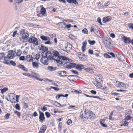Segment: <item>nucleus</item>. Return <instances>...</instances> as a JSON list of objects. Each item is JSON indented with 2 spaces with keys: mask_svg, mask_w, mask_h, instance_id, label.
<instances>
[{
  "mask_svg": "<svg viewBox=\"0 0 133 133\" xmlns=\"http://www.w3.org/2000/svg\"><path fill=\"white\" fill-rule=\"evenodd\" d=\"M76 65V63L69 62V63L67 64L65 67L67 68L71 69L75 67Z\"/></svg>",
  "mask_w": 133,
  "mask_h": 133,
  "instance_id": "10",
  "label": "nucleus"
},
{
  "mask_svg": "<svg viewBox=\"0 0 133 133\" xmlns=\"http://www.w3.org/2000/svg\"><path fill=\"white\" fill-rule=\"evenodd\" d=\"M88 52L90 54H93V51L92 50L89 49V50Z\"/></svg>",
  "mask_w": 133,
  "mask_h": 133,
  "instance_id": "63",
  "label": "nucleus"
},
{
  "mask_svg": "<svg viewBox=\"0 0 133 133\" xmlns=\"http://www.w3.org/2000/svg\"><path fill=\"white\" fill-rule=\"evenodd\" d=\"M89 111L88 110H85L84 113L81 114V117L83 121L86 120L89 117Z\"/></svg>",
  "mask_w": 133,
  "mask_h": 133,
  "instance_id": "5",
  "label": "nucleus"
},
{
  "mask_svg": "<svg viewBox=\"0 0 133 133\" xmlns=\"http://www.w3.org/2000/svg\"><path fill=\"white\" fill-rule=\"evenodd\" d=\"M26 61L28 62H32L33 58L32 56L30 55H29L26 56Z\"/></svg>",
  "mask_w": 133,
  "mask_h": 133,
  "instance_id": "19",
  "label": "nucleus"
},
{
  "mask_svg": "<svg viewBox=\"0 0 133 133\" xmlns=\"http://www.w3.org/2000/svg\"><path fill=\"white\" fill-rule=\"evenodd\" d=\"M9 64H11L13 66H15L16 65V63L14 62L13 61H10V62H9Z\"/></svg>",
  "mask_w": 133,
  "mask_h": 133,
  "instance_id": "40",
  "label": "nucleus"
},
{
  "mask_svg": "<svg viewBox=\"0 0 133 133\" xmlns=\"http://www.w3.org/2000/svg\"><path fill=\"white\" fill-rule=\"evenodd\" d=\"M22 74L25 76H27L28 77H30L31 76V75L29 73H23Z\"/></svg>",
  "mask_w": 133,
  "mask_h": 133,
  "instance_id": "55",
  "label": "nucleus"
},
{
  "mask_svg": "<svg viewBox=\"0 0 133 133\" xmlns=\"http://www.w3.org/2000/svg\"><path fill=\"white\" fill-rule=\"evenodd\" d=\"M16 53V55H17L18 56H19L21 54V51L19 49H18Z\"/></svg>",
  "mask_w": 133,
  "mask_h": 133,
  "instance_id": "34",
  "label": "nucleus"
},
{
  "mask_svg": "<svg viewBox=\"0 0 133 133\" xmlns=\"http://www.w3.org/2000/svg\"><path fill=\"white\" fill-rule=\"evenodd\" d=\"M72 45L69 43H67L65 45V47L66 50L70 51L72 48Z\"/></svg>",
  "mask_w": 133,
  "mask_h": 133,
  "instance_id": "9",
  "label": "nucleus"
},
{
  "mask_svg": "<svg viewBox=\"0 0 133 133\" xmlns=\"http://www.w3.org/2000/svg\"><path fill=\"white\" fill-rule=\"evenodd\" d=\"M122 39L125 44H129L131 43V40L130 39L129 37L124 36L123 37Z\"/></svg>",
  "mask_w": 133,
  "mask_h": 133,
  "instance_id": "7",
  "label": "nucleus"
},
{
  "mask_svg": "<svg viewBox=\"0 0 133 133\" xmlns=\"http://www.w3.org/2000/svg\"><path fill=\"white\" fill-rule=\"evenodd\" d=\"M90 91L91 94L94 95H95L97 93V92L96 91L93 90H92Z\"/></svg>",
  "mask_w": 133,
  "mask_h": 133,
  "instance_id": "60",
  "label": "nucleus"
},
{
  "mask_svg": "<svg viewBox=\"0 0 133 133\" xmlns=\"http://www.w3.org/2000/svg\"><path fill=\"white\" fill-rule=\"evenodd\" d=\"M63 24L64 25H66V26L64 27V29H66V28H67L68 29H69V28H70L71 27H72V25H71V24H69L68 25H66V24L65 23H64Z\"/></svg>",
  "mask_w": 133,
  "mask_h": 133,
  "instance_id": "37",
  "label": "nucleus"
},
{
  "mask_svg": "<svg viewBox=\"0 0 133 133\" xmlns=\"http://www.w3.org/2000/svg\"><path fill=\"white\" fill-rule=\"evenodd\" d=\"M15 114L17 115L19 117H20L21 116V113L17 111H14Z\"/></svg>",
  "mask_w": 133,
  "mask_h": 133,
  "instance_id": "42",
  "label": "nucleus"
},
{
  "mask_svg": "<svg viewBox=\"0 0 133 133\" xmlns=\"http://www.w3.org/2000/svg\"><path fill=\"white\" fill-rule=\"evenodd\" d=\"M41 110L43 111H45L47 110V108L45 106L43 107L42 108H41Z\"/></svg>",
  "mask_w": 133,
  "mask_h": 133,
  "instance_id": "61",
  "label": "nucleus"
},
{
  "mask_svg": "<svg viewBox=\"0 0 133 133\" xmlns=\"http://www.w3.org/2000/svg\"><path fill=\"white\" fill-rule=\"evenodd\" d=\"M72 123V121L71 119H69L66 122L67 125H70Z\"/></svg>",
  "mask_w": 133,
  "mask_h": 133,
  "instance_id": "57",
  "label": "nucleus"
},
{
  "mask_svg": "<svg viewBox=\"0 0 133 133\" xmlns=\"http://www.w3.org/2000/svg\"><path fill=\"white\" fill-rule=\"evenodd\" d=\"M130 111H129V113H127L129 115L127 116L125 118V119H123L121 122V123L122 124V125H128V122L127 121V120H131L132 118H133L132 115V111L131 110Z\"/></svg>",
  "mask_w": 133,
  "mask_h": 133,
  "instance_id": "3",
  "label": "nucleus"
},
{
  "mask_svg": "<svg viewBox=\"0 0 133 133\" xmlns=\"http://www.w3.org/2000/svg\"><path fill=\"white\" fill-rule=\"evenodd\" d=\"M75 77H78V76L74 75H69L67 77V78L70 82H74L75 79Z\"/></svg>",
  "mask_w": 133,
  "mask_h": 133,
  "instance_id": "13",
  "label": "nucleus"
},
{
  "mask_svg": "<svg viewBox=\"0 0 133 133\" xmlns=\"http://www.w3.org/2000/svg\"><path fill=\"white\" fill-rule=\"evenodd\" d=\"M46 129V125H43L41 128L40 130L44 132Z\"/></svg>",
  "mask_w": 133,
  "mask_h": 133,
  "instance_id": "31",
  "label": "nucleus"
},
{
  "mask_svg": "<svg viewBox=\"0 0 133 133\" xmlns=\"http://www.w3.org/2000/svg\"><path fill=\"white\" fill-rule=\"evenodd\" d=\"M102 40L105 46H107L108 44L110 45L111 44V42L109 41V39L107 37H103Z\"/></svg>",
  "mask_w": 133,
  "mask_h": 133,
  "instance_id": "8",
  "label": "nucleus"
},
{
  "mask_svg": "<svg viewBox=\"0 0 133 133\" xmlns=\"http://www.w3.org/2000/svg\"><path fill=\"white\" fill-rule=\"evenodd\" d=\"M88 42L91 45H93L95 43V41H90V40H89Z\"/></svg>",
  "mask_w": 133,
  "mask_h": 133,
  "instance_id": "44",
  "label": "nucleus"
},
{
  "mask_svg": "<svg viewBox=\"0 0 133 133\" xmlns=\"http://www.w3.org/2000/svg\"><path fill=\"white\" fill-rule=\"evenodd\" d=\"M46 59H45L44 60V62H43V64H45V65H48V59H47V58H46ZM48 60H49L48 59Z\"/></svg>",
  "mask_w": 133,
  "mask_h": 133,
  "instance_id": "52",
  "label": "nucleus"
},
{
  "mask_svg": "<svg viewBox=\"0 0 133 133\" xmlns=\"http://www.w3.org/2000/svg\"><path fill=\"white\" fill-rule=\"evenodd\" d=\"M116 56L118 59L121 61H122L124 60L125 57L123 55H120L119 53H117V54L116 55Z\"/></svg>",
  "mask_w": 133,
  "mask_h": 133,
  "instance_id": "15",
  "label": "nucleus"
},
{
  "mask_svg": "<svg viewBox=\"0 0 133 133\" xmlns=\"http://www.w3.org/2000/svg\"><path fill=\"white\" fill-rule=\"evenodd\" d=\"M108 54H109L110 55H111L112 56V57H113V58L115 57V54L114 53H113V52H108Z\"/></svg>",
  "mask_w": 133,
  "mask_h": 133,
  "instance_id": "53",
  "label": "nucleus"
},
{
  "mask_svg": "<svg viewBox=\"0 0 133 133\" xmlns=\"http://www.w3.org/2000/svg\"><path fill=\"white\" fill-rule=\"evenodd\" d=\"M84 70L86 71L87 72H88L90 74H93L94 73L93 70L92 69H90L89 68H86L85 67L84 68Z\"/></svg>",
  "mask_w": 133,
  "mask_h": 133,
  "instance_id": "23",
  "label": "nucleus"
},
{
  "mask_svg": "<svg viewBox=\"0 0 133 133\" xmlns=\"http://www.w3.org/2000/svg\"><path fill=\"white\" fill-rule=\"evenodd\" d=\"M104 57L107 58H111V57L107 53H105L104 54Z\"/></svg>",
  "mask_w": 133,
  "mask_h": 133,
  "instance_id": "43",
  "label": "nucleus"
},
{
  "mask_svg": "<svg viewBox=\"0 0 133 133\" xmlns=\"http://www.w3.org/2000/svg\"><path fill=\"white\" fill-rule=\"evenodd\" d=\"M10 115V114H9L8 113H7L5 115L4 117L5 118L8 119L9 118Z\"/></svg>",
  "mask_w": 133,
  "mask_h": 133,
  "instance_id": "62",
  "label": "nucleus"
},
{
  "mask_svg": "<svg viewBox=\"0 0 133 133\" xmlns=\"http://www.w3.org/2000/svg\"><path fill=\"white\" fill-rule=\"evenodd\" d=\"M23 106H24L23 107L24 108L26 109V108H27L28 106V103H24Z\"/></svg>",
  "mask_w": 133,
  "mask_h": 133,
  "instance_id": "59",
  "label": "nucleus"
},
{
  "mask_svg": "<svg viewBox=\"0 0 133 133\" xmlns=\"http://www.w3.org/2000/svg\"><path fill=\"white\" fill-rule=\"evenodd\" d=\"M121 82H120L118 81H116V83L115 84V85L117 87H119V86L120 85V84L121 83Z\"/></svg>",
  "mask_w": 133,
  "mask_h": 133,
  "instance_id": "47",
  "label": "nucleus"
},
{
  "mask_svg": "<svg viewBox=\"0 0 133 133\" xmlns=\"http://www.w3.org/2000/svg\"><path fill=\"white\" fill-rule=\"evenodd\" d=\"M32 65L33 67L35 68L38 69L39 68V65L36 62H32Z\"/></svg>",
  "mask_w": 133,
  "mask_h": 133,
  "instance_id": "25",
  "label": "nucleus"
},
{
  "mask_svg": "<svg viewBox=\"0 0 133 133\" xmlns=\"http://www.w3.org/2000/svg\"><path fill=\"white\" fill-rule=\"evenodd\" d=\"M111 18L110 16H107L106 17H104L102 21L103 23L108 22L111 19Z\"/></svg>",
  "mask_w": 133,
  "mask_h": 133,
  "instance_id": "14",
  "label": "nucleus"
},
{
  "mask_svg": "<svg viewBox=\"0 0 133 133\" xmlns=\"http://www.w3.org/2000/svg\"><path fill=\"white\" fill-rule=\"evenodd\" d=\"M44 43L45 44H51V43L50 41V39L49 38V39H48L47 40V41L45 42Z\"/></svg>",
  "mask_w": 133,
  "mask_h": 133,
  "instance_id": "50",
  "label": "nucleus"
},
{
  "mask_svg": "<svg viewBox=\"0 0 133 133\" xmlns=\"http://www.w3.org/2000/svg\"><path fill=\"white\" fill-rule=\"evenodd\" d=\"M46 54L48 55L47 57V59L51 60H54L56 61L57 62V59H58V58L60 57L61 56H59V53L57 51L54 50L53 51V56H52V54L50 51H47Z\"/></svg>",
  "mask_w": 133,
  "mask_h": 133,
  "instance_id": "1",
  "label": "nucleus"
},
{
  "mask_svg": "<svg viewBox=\"0 0 133 133\" xmlns=\"http://www.w3.org/2000/svg\"><path fill=\"white\" fill-rule=\"evenodd\" d=\"M102 76L101 75H99L96 76V79L97 81H102Z\"/></svg>",
  "mask_w": 133,
  "mask_h": 133,
  "instance_id": "29",
  "label": "nucleus"
},
{
  "mask_svg": "<svg viewBox=\"0 0 133 133\" xmlns=\"http://www.w3.org/2000/svg\"><path fill=\"white\" fill-rule=\"evenodd\" d=\"M95 26L94 25H93L91 26L90 29V31L91 32H94L96 31V29L95 28Z\"/></svg>",
  "mask_w": 133,
  "mask_h": 133,
  "instance_id": "33",
  "label": "nucleus"
},
{
  "mask_svg": "<svg viewBox=\"0 0 133 133\" xmlns=\"http://www.w3.org/2000/svg\"><path fill=\"white\" fill-rule=\"evenodd\" d=\"M82 32L83 33L85 34H88V31L87 30L86 28H84L82 30Z\"/></svg>",
  "mask_w": 133,
  "mask_h": 133,
  "instance_id": "38",
  "label": "nucleus"
},
{
  "mask_svg": "<svg viewBox=\"0 0 133 133\" xmlns=\"http://www.w3.org/2000/svg\"><path fill=\"white\" fill-rule=\"evenodd\" d=\"M106 120L105 119H101L100 123L101 125H106L105 123V122Z\"/></svg>",
  "mask_w": 133,
  "mask_h": 133,
  "instance_id": "32",
  "label": "nucleus"
},
{
  "mask_svg": "<svg viewBox=\"0 0 133 133\" xmlns=\"http://www.w3.org/2000/svg\"><path fill=\"white\" fill-rule=\"evenodd\" d=\"M18 67L20 69H21L22 70H23L26 71L27 72L28 71V70L27 69L25 68L24 65L20 64H19L18 65Z\"/></svg>",
  "mask_w": 133,
  "mask_h": 133,
  "instance_id": "20",
  "label": "nucleus"
},
{
  "mask_svg": "<svg viewBox=\"0 0 133 133\" xmlns=\"http://www.w3.org/2000/svg\"><path fill=\"white\" fill-rule=\"evenodd\" d=\"M39 121L42 123L43 122L45 121V118L44 117V114L43 112H42L39 115Z\"/></svg>",
  "mask_w": 133,
  "mask_h": 133,
  "instance_id": "12",
  "label": "nucleus"
},
{
  "mask_svg": "<svg viewBox=\"0 0 133 133\" xmlns=\"http://www.w3.org/2000/svg\"><path fill=\"white\" fill-rule=\"evenodd\" d=\"M47 69L48 70L50 71H54L57 69V67L51 66H49L48 67Z\"/></svg>",
  "mask_w": 133,
  "mask_h": 133,
  "instance_id": "21",
  "label": "nucleus"
},
{
  "mask_svg": "<svg viewBox=\"0 0 133 133\" xmlns=\"http://www.w3.org/2000/svg\"><path fill=\"white\" fill-rule=\"evenodd\" d=\"M89 117L88 119L92 120L94 118V116H95V114H93L91 111H89Z\"/></svg>",
  "mask_w": 133,
  "mask_h": 133,
  "instance_id": "26",
  "label": "nucleus"
},
{
  "mask_svg": "<svg viewBox=\"0 0 133 133\" xmlns=\"http://www.w3.org/2000/svg\"><path fill=\"white\" fill-rule=\"evenodd\" d=\"M48 50V48H47L45 47L44 48L43 50H42V51H43V52L42 53V54L43 55V54H42L43 53H44V52H45V51H47Z\"/></svg>",
  "mask_w": 133,
  "mask_h": 133,
  "instance_id": "54",
  "label": "nucleus"
},
{
  "mask_svg": "<svg viewBox=\"0 0 133 133\" xmlns=\"http://www.w3.org/2000/svg\"><path fill=\"white\" fill-rule=\"evenodd\" d=\"M15 108L17 110H20V107L19 104H16L15 106Z\"/></svg>",
  "mask_w": 133,
  "mask_h": 133,
  "instance_id": "45",
  "label": "nucleus"
},
{
  "mask_svg": "<svg viewBox=\"0 0 133 133\" xmlns=\"http://www.w3.org/2000/svg\"><path fill=\"white\" fill-rule=\"evenodd\" d=\"M113 114V112H111L109 116V119L111 120H113L114 119V118L112 117Z\"/></svg>",
  "mask_w": 133,
  "mask_h": 133,
  "instance_id": "39",
  "label": "nucleus"
},
{
  "mask_svg": "<svg viewBox=\"0 0 133 133\" xmlns=\"http://www.w3.org/2000/svg\"><path fill=\"white\" fill-rule=\"evenodd\" d=\"M71 71L73 73H74L75 74H76V75H79V74L78 73V72L75 71V70H71Z\"/></svg>",
  "mask_w": 133,
  "mask_h": 133,
  "instance_id": "56",
  "label": "nucleus"
},
{
  "mask_svg": "<svg viewBox=\"0 0 133 133\" xmlns=\"http://www.w3.org/2000/svg\"><path fill=\"white\" fill-rule=\"evenodd\" d=\"M84 66L81 64H77L75 66L76 69H78L80 70H82V69H84L85 68Z\"/></svg>",
  "mask_w": 133,
  "mask_h": 133,
  "instance_id": "17",
  "label": "nucleus"
},
{
  "mask_svg": "<svg viewBox=\"0 0 133 133\" xmlns=\"http://www.w3.org/2000/svg\"><path fill=\"white\" fill-rule=\"evenodd\" d=\"M97 21L101 25H102L103 24L101 22V19L100 17H98L97 19Z\"/></svg>",
  "mask_w": 133,
  "mask_h": 133,
  "instance_id": "49",
  "label": "nucleus"
},
{
  "mask_svg": "<svg viewBox=\"0 0 133 133\" xmlns=\"http://www.w3.org/2000/svg\"><path fill=\"white\" fill-rule=\"evenodd\" d=\"M5 56V54L4 52L0 53V60L3 59V57Z\"/></svg>",
  "mask_w": 133,
  "mask_h": 133,
  "instance_id": "41",
  "label": "nucleus"
},
{
  "mask_svg": "<svg viewBox=\"0 0 133 133\" xmlns=\"http://www.w3.org/2000/svg\"><path fill=\"white\" fill-rule=\"evenodd\" d=\"M1 92L2 94H3L8 90V88H4L3 89H1Z\"/></svg>",
  "mask_w": 133,
  "mask_h": 133,
  "instance_id": "35",
  "label": "nucleus"
},
{
  "mask_svg": "<svg viewBox=\"0 0 133 133\" xmlns=\"http://www.w3.org/2000/svg\"><path fill=\"white\" fill-rule=\"evenodd\" d=\"M10 59L7 56H4L3 58V59L5 61H3V63L5 64L9 65V62L8 61H9V59Z\"/></svg>",
  "mask_w": 133,
  "mask_h": 133,
  "instance_id": "18",
  "label": "nucleus"
},
{
  "mask_svg": "<svg viewBox=\"0 0 133 133\" xmlns=\"http://www.w3.org/2000/svg\"><path fill=\"white\" fill-rule=\"evenodd\" d=\"M51 88H52L53 89H54L56 91H58L59 90V88H57L56 87H53L52 86H51L50 87Z\"/></svg>",
  "mask_w": 133,
  "mask_h": 133,
  "instance_id": "58",
  "label": "nucleus"
},
{
  "mask_svg": "<svg viewBox=\"0 0 133 133\" xmlns=\"http://www.w3.org/2000/svg\"><path fill=\"white\" fill-rule=\"evenodd\" d=\"M8 54L7 55L8 57L10 59H13L15 57V54L16 52L12 50H10L8 51Z\"/></svg>",
  "mask_w": 133,
  "mask_h": 133,
  "instance_id": "6",
  "label": "nucleus"
},
{
  "mask_svg": "<svg viewBox=\"0 0 133 133\" xmlns=\"http://www.w3.org/2000/svg\"><path fill=\"white\" fill-rule=\"evenodd\" d=\"M42 55V57L41 58L40 61L43 64L45 59V58H47L48 55L46 54V53H45V56H43V55Z\"/></svg>",
  "mask_w": 133,
  "mask_h": 133,
  "instance_id": "24",
  "label": "nucleus"
},
{
  "mask_svg": "<svg viewBox=\"0 0 133 133\" xmlns=\"http://www.w3.org/2000/svg\"><path fill=\"white\" fill-rule=\"evenodd\" d=\"M19 59L21 61H24L25 60V57L24 56H21L19 57Z\"/></svg>",
  "mask_w": 133,
  "mask_h": 133,
  "instance_id": "48",
  "label": "nucleus"
},
{
  "mask_svg": "<svg viewBox=\"0 0 133 133\" xmlns=\"http://www.w3.org/2000/svg\"><path fill=\"white\" fill-rule=\"evenodd\" d=\"M129 27L130 28L133 30V24H130L129 25Z\"/></svg>",
  "mask_w": 133,
  "mask_h": 133,
  "instance_id": "64",
  "label": "nucleus"
},
{
  "mask_svg": "<svg viewBox=\"0 0 133 133\" xmlns=\"http://www.w3.org/2000/svg\"><path fill=\"white\" fill-rule=\"evenodd\" d=\"M67 73L64 71H59L57 72V74L63 77L67 76L66 75Z\"/></svg>",
  "mask_w": 133,
  "mask_h": 133,
  "instance_id": "11",
  "label": "nucleus"
},
{
  "mask_svg": "<svg viewBox=\"0 0 133 133\" xmlns=\"http://www.w3.org/2000/svg\"><path fill=\"white\" fill-rule=\"evenodd\" d=\"M49 37L45 36L44 35L41 36H40V38L43 40L44 41H46L48 39H49Z\"/></svg>",
  "mask_w": 133,
  "mask_h": 133,
  "instance_id": "27",
  "label": "nucleus"
},
{
  "mask_svg": "<svg viewBox=\"0 0 133 133\" xmlns=\"http://www.w3.org/2000/svg\"><path fill=\"white\" fill-rule=\"evenodd\" d=\"M111 95H113L114 96H117L119 95H120V94L119 93H117L116 92H111Z\"/></svg>",
  "mask_w": 133,
  "mask_h": 133,
  "instance_id": "51",
  "label": "nucleus"
},
{
  "mask_svg": "<svg viewBox=\"0 0 133 133\" xmlns=\"http://www.w3.org/2000/svg\"><path fill=\"white\" fill-rule=\"evenodd\" d=\"M119 86V88H126V85L124 83L121 82Z\"/></svg>",
  "mask_w": 133,
  "mask_h": 133,
  "instance_id": "36",
  "label": "nucleus"
},
{
  "mask_svg": "<svg viewBox=\"0 0 133 133\" xmlns=\"http://www.w3.org/2000/svg\"><path fill=\"white\" fill-rule=\"evenodd\" d=\"M94 84L95 86L98 88H100L101 87V83L97 80H95L94 81Z\"/></svg>",
  "mask_w": 133,
  "mask_h": 133,
  "instance_id": "22",
  "label": "nucleus"
},
{
  "mask_svg": "<svg viewBox=\"0 0 133 133\" xmlns=\"http://www.w3.org/2000/svg\"><path fill=\"white\" fill-rule=\"evenodd\" d=\"M23 33L22 35V37L25 39H26L28 38L29 35L28 33L27 32H24L25 30H23Z\"/></svg>",
  "mask_w": 133,
  "mask_h": 133,
  "instance_id": "16",
  "label": "nucleus"
},
{
  "mask_svg": "<svg viewBox=\"0 0 133 133\" xmlns=\"http://www.w3.org/2000/svg\"><path fill=\"white\" fill-rule=\"evenodd\" d=\"M70 60L67 57L65 56H61L60 57L58 58L57 59V63L60 64H64V66L65 67L67 64L69 63Z\"/></svg>",
  "mask_w": 133,
  "mask_h": 133,
  "instance_id": "2",
  "label": "nucleus"
},
{
  "mask_svg": "<svg viewBox=\"0 0 133 133\" xmlns=\"http://www.w3.org/2000/svg\"><path fill=\"white\" fill-rule=\"evenodd\" d=\"M46 10L44 7H43L42 8L40 11L41 14L43 15H44L46 12Z\"/></svg>",
  "mask_w": 133,
  "mask_h": 133,
  "instance_id": "30",
  "label": "nucleus"
},
{
  "mask_svg": "<svg viewBox=\"0 0 133 133\" xmlns=\"http://www.w3.org/2000/svg\"><path fill=\"white\" fill-rule=\"evenodd\" d=\"M45 115L47 118H49L51 115H50V113L48 112H45Z\"/></svg>",
  "mask_w": 133,
  "mask_h": 133,
  "instance_id": "46",
  "label": "nucleus"
},
{
  "mask_svg": "<svg viewBox=\"0 0 133 133\" xmlns=\"http://www.w3.org/2000/svg\"><path fill=\"white\" fill-rule=\"evenodd\" d=\"M28 41L29 43H33L36 45L38 44V42L37 38L34 36H32L29 38Z\"/></svg>",
  "mask_w": 133,
  "mask_h": 133,
  "instance_id": "4",
  "label": "nucleus"
},
{
  "mask_svg": "<svg viewBox=\"0 0 133 133\" xmlns=\"http://www.w3.org/2000/svg\"><path fill=\"white\" fill-rule=\"evenodd\" d=\"M68 2L70 3H73L76 5L78 4L76 0H69Z\"/></svg>",
  "mask_w": 133,
  "mask_h": 133,
  "instance_id": "28",
  "label": "nucleus"
}]
</instances>
